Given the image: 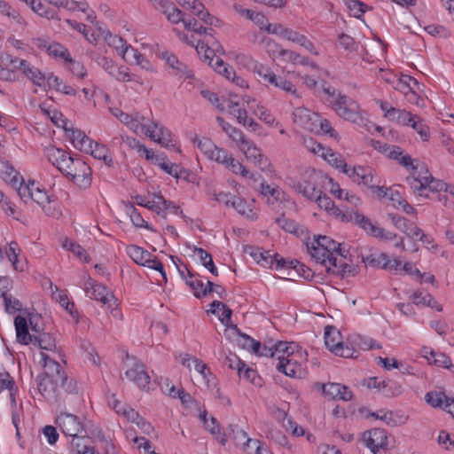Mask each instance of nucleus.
Instances as JSON below:
<instances>
[{
	"instance_id": "35",
	"label": "nucleus",
	"mask_w": 454,
	"mask_h": 454,
	"mask_svg": "<svg viewBox=\"0 0 454 454\" xmlns=\"http://www.w3.org/2000/svg\"><path fill=\"white\" fill-rule=\"evenodd\" d=\"M191 11L206 24L210 26H216L219 22L217 18L212 16L207 11L205 10L204 4L199 0H192V6Z\"/></svg>"
},
{
	"instance_id": "20",
	"label": "nucleus",
	"mask_w": 454,
	"mask_h": 454,
	"mask_svg": "<svg viewBox=\"0 0 454 454\" xmlns=\"http://www.w3.org/2000/svg\"><path fill=\"white\" fill-rule=\"evenodd\" d=\"M154 8L166 15L168 20L173 24H177L180 21L184 23V14L181 10L168 0H153Z\"/></svg>"
},
{
	"instance_id": "28",
	"label": "nucleus",
	"mask_w": 454,
	"mask_h": 454,
	"mask_svg": "<svg viewBox=\"0 0 454 454\" xmlns=\"http://www.w3.org/2000/svg\"><path fill=\"white\" fill-rule=\"evenodd\" d=\"M17 340L23 345H28L33 342L34 336L28 331L27 319L22 316H17L14 318Z\"/></svg>"
},
{
	"instance_id": "30",
	"label": "nucleus",
	"mask_w": 454,
	"mask_h": 454,
	"mask_svg": "<svg viewBox=\"0 0 454 454\" xmlns=\"http://www.w3.org/2000/svg\"><path fill=\"white\" fill-rule=\"evenodd\" d=\"M184 270L189 274V279H186L185 283L191 287L196 298L201 299L210 294V289L204 288L203 281L195 273L192 272L187 266H184Z\"/></svg>"
},
{
	"instance_id": "57",
	"label": "nucleus",
	"mask_w": 454,
	"mask_h": 454,
	"mask_svg": "<svg viewBox=\"0 0 454 454\" xmlns=\"http://www.w3.org/2000/svg\"><path fill=\"white\" fill-rule=\"evenodd\" d=\"M64 247H67L69 251H71L80 260L85 262H89L90 261V257L89 256L86 250L79 244H76L72 240H67L64 244Z\"/></svg>"
},
{
	"instance_id": "4",
	"label": "nucleus",
	"mask_w": 454,
	"mask_h": 454,
	"mask_svg": "<svg viewBox=\"0 0 454 454\" xmlns=\"http://www.w3.org/2000/svg\"><path fill=\"white\" fill-rule=\"evenodd\" d=\"M330 105L334 112L345 121L358 125H364L366 121V112L353 98L338 92L334 100H330Z\"/></svg>"
},
{
	"instance_id": "9",
	"label": "nucleus",
	"mask_w": 454,
	"mask_h": 454,
	"mask_svg": "<svg viewBox=\"0 0 454 454\" xmlns=\"http://www.w3.org/2000/svg\"><path fill=\"white\" fill-rule=\"evenodd\" d=\"M112 114L116 117L121 123L137 135L147 134L146 118L137 112L132 114L124 113L119 108L111 109Z\"/></svg>"
},
{
	"instance_id": "59",
	"label": "nucleus",
	"mask_w": 454,
	"mask_h": 454,
	"mask_svg": "<svg viewBox=\"0 0 454 454\" xmlns=\"http://www.w3.org/2000/svg\"><path fill=\"white\" fill-rule=\"evenodd\" d=\"M193 364L194 369L200 373L204 379H207V374H211L210 370L207 368V364L203 363L201 360L198 358H184L183 359V364L186 365L187 367H191V363Z\"/></svg>"
},
{
	"instance_id": "52",
	"label": "nucleus",
	"mask_w": 454,
	"mask_h": 454,
	"mask_svg": "<svg viewBox=\"0 0 454 454\" xmlns=\"http://www.w3.org/2000/svg\"><path fill=\"white\" fill-rule=\"evenodd\" d=\"M47 51L49 55L53 56L55 58H60L67 61H71V56L68 50L63 45L58 43H52L48 45Z\"/></svg>"
},
{
	"instance_id": "22",
	"label": "nucleus",
	"mask_w": 454,
	"mask_h": 454,
	"mask_svg": "<svg viewBox=\"0 0 454 454\" xmlns=\"http://www.w3.org/2000/svg\"><path fill=\"white\" fill-rule=\"evenodd\" d=\"M422 357L427 360L429 364L449 369L452 366L451 359L442 352H436L429 347H422L420 349Z\"/></svg>"
},
{
	"instance_id": "13",
	"label": "nucleus",
	"mask_w": 454,
	"mask_h": 454,
	"mask_svg": "<svg viewBox=\"0 0 454 454\" xmlns=\"http://www.w3.org/2000/svg\"><path fill=\"white\" fill-rule=\"evenodd\" d=\"M98 64L107 72L113 78L120 82H130L136 81V76L129 72V68L124 66L118 67L115 63L106 58L99 57L98 59ZM137 82H138L137 80Z\"/></svg>"
},
{
	"instance_id": "3",
	"label": "nucleus",
	"mask_w": 454,
	"mask_h": 454,
	"mask_svg": "<svg viewBox=\"0 0 454 454\" xmlns=\"http://www.w3.org/2000/svg\"><path fill=\"white\" fill-rule=\"evenodd\" d=\"M240 61L247 63L252 67L254 73H255L265 84L278 88L287 94H290L294 98H301L300 93L297 91L294 84L291 81H288L283 76L277 75L269 67L255 61L249 56L241 55L239 57Z\"/></svg>"
},
{
	"instance_id": "23",
	"label": "nucleus",
	"mask_w": 454,
	"mask_h": 454,
	"mask_svg": "<svg viewBox=\"0 0 454 454\" xmlns=\"http://www.w3.org/2000/svg\"><path fill=\"white\" fill-rule=\"evenodd\" d=\"M236 444L242 445V449L246 452H250V444L255 446L256 454H273L268 447L264 446L260 441L251 439L243 430H238L235 435Z\"/></svg>"
},
{
	"instance_id": "16",
	"label": "nucleus",
	"mask_w": 454,
	"mask_h": 454,
	"mask_svg": "<svg viewBox=\"0 0 454 454\" xmlns=\"http://www.w3.org/2000/svg\"><path fill=\"white\" fill-rule=\"evenodd\" d=\"M318 114L309 109L299 106L293 112V120L300 127L310 132L317 129V121H318Z\"/></svg>"
},
{
	"instance_id": "14",
	"label": "nucleus",
	"mask_w": 454,
	"mask_h": 454,
	"mask_svg": "<svg viewBox=\"0 0 454 454\" xmlns=\"http://www.w3.org/2000/svg\"><path fill=\"white\" fill-rule=\"evenodd\" d=\"M224 103L225 106L217 105V107L221 110L227 108L228 112L237 118L239 123L242 124L244 127L251 128L253 130H255L256 127L259 126L253 119L248 118L247 111L242 108L238 101L229 98L226 99Z\"/></svg>"
},
{
	"instance_id": "61",
	"label": "nucleus",
	"mask_w": 454,
	"mask_h": 454,
	"mask_svg": "<svg viewBox=\"0 0 454 454\" xmlns=\"http://www.w3.org/2000/svg\"><path fill=\"white\" fill-rule=\"evenodd\" d=\"M224 364L232 370H237L239 378L242 377V370L246 367V364L242 362L235 354H230L225 357Z\"/></svg>"
},
{
	"instance_id": "7",
	"label": "nucleus",
	"mask_w": 454,
	"mask_h": 454,
	"mask_svg": "<svg viewBox=\"0 0 454 454\" xmlns=\"http://www.w3.org/2000/svg\"><path fill=\"white\" fill-rule=\"evenodd\" d=\"M126 253L134 262L159 271L164 281H167L163 264L150 252L137 245H129L126 247Z\"/></svg>"
},
{
	"instance_id": "42",
	"label": "nucleus",
	"mask_w": 454,
	"mask_h": 454,
	"mask_svg": "<svg viewBox=\"0 0 454 454\" xmlns=\"http://www.w3.org/2000/svg\"><path fill=\"white\" fill-rule=\"evenodd\" d=\"M47 81L50 86H52L57 91L62 92L66 95L75 96V90L63 82L59 76L51 74L47 76Z\"/></svg>"
},
{
	"instance_id": "15",
	"label": "nucleus",
	"mask_w": 454,
	"mask_h": 454,
	"mask_svg": "<svg viewBox=\"0 0 454 454\" xmlns=\"http://www.w3.org/2000/svg\"><path fill=\"white\" fill-rule=\"evenodd\" d=\"M315 387L318 390H321L325 396H328L331 399L350 401L353 398V393L349 387L340 383H316Z\"/></svg>"
},
{
	"instance_id": "60",
	"label": "nucleus",
	"mask_w": 454,
	"mask_h": 454,
	"mask_svg": "<svg viewBox=\"0 0 454 454\" xmlns=\"http://www.w3.org/2000/svg\"><path fill=\"white\" fill-rule=\"evenodd\" d=\"M411 127L419 134L423 141H427L429 139V129L419 116L416 115L413 121L411 123Z\"/></svg>"
},
{
	"instance_id": "6",
	"label": "nucleus",
	"mask_w": 454,
	"mask_h": 454,
	"mask_svg": "<svg viewBox=\"0 0 454 454\" xmlns=\"http://www.w3.org/2000/svg\"><path fill=\"white\" fill-rule=\"evenodd\" d=\"M319 178L320 175L315 170H306L300 180H291L290 185L307 200H314L321 192L317 185Z\"/></svg>"
},
{
	"instance_id": "40",
	"label": "nucleus",
	"mask_w": 454,
	"mask_h": 454,
	"mask_svg": "<svg viewBox=\"0 0 454 454\" xmlns=\"http://www.w3.org/2000/svg\"><path fill=\"white\" fill-rule=\"evenodd\" d=\"M331 166L336 168L337 169L341 170L345 174H348L349 168L345 162V160L342 156L333 151L331 148L327 149L325 154L323 157Z\"/></svg>"
},
{
	"instance_id": "50",
	"label": "nucleus",
	"mask_w": 454,
	"mask_h": 454,
	"mask_svg": "<svg viewBox=\"0 0 454 454\" xmlns=\"http://www.w3.org/2000/svg\"><path fill=\"white\" fill-rule=\"evenodd\" d=\"M32 192V198L30 201H34L38 204L41 207L45 206V204L52 203L53 201L51 200L50 196L47 192L40 187L38 184L35 182L34 189Z\"/></svg>"
},
{
	"instance_id": "8",
	"label": "nucleus",
	"mask_w": 454,
	"mask_h": 454,
	"mask_svg": "<svg viewBox=\"0 0 454 454\" xmlns=\"http://www.w3.org/2000/svg\"><path fill=\"white\" fill-rule=\"evenodd\" d=\"M55 424L66 436L72 437V442H76L82 434H86L81 419L72 413L60 412L55 419Z\"/></svg>"
},
{
	"instance_id": "24",
	"label": "nucleus",
	"mask_w": 454,
	"mask_h": 454,
	"mask_svg": "<svg viewBox=\"0 0 454 454\" xmlns=\"http://www.w3.org/2000/svg\"><path fill=\"white\" fill-rule=\"evenodd\" d=\"M45 155L49 161L61 173L63 171V168H65V166H67L73 158V156H71L67 152L54 146L46 148Z\"/></svg>"
},
{
	"instance_id": "54",
	"label": "nucleus",
	"mask_w": 454,
	"mask_h": 454,
	"mask_svg": "<svg viewBox=\"0 0 454 454\" xmlns=\"http://www.w3.org/2000/svg\"><path fill=\"white\" fill-rule=\"evenodd\" d=\"M354 223L372 236L373 235V233L375 231H377L378 225L372 223L369 218H367L366 216H364L362 214H359V213L355 214Z\"/></svg>"
},
{
	"instance_id": "49",
	"label": "nucleus",
	"mask_w": 454,
	"mask_h": 454,
	"mask_svg": "<svg viewBox=\"0 0 454 454\" xmlns=\"http://www.w3.org/2000/svg\"><path fill=\"white\" fill-rule=\"evenodd\" d=\"M20 247L17 242L12 241L9 243L8 247L5 249V255L8 260L12 262L13 268L16 270L22 271L23 267L19 265L18 256L20 254Z\"/></svg>"
},
{
	"instance_id": "11",
	"label": "nucleus",
	"mask_w": 454,
	"mask_h": 454,
	"mask_svg": "<svg viewBox=\"0 0 454 454\" xmlns=\"http://www.w3.org/2000/svg\"><path fill=\"white\" fill-rule=\"evenodd\" d=\"M361 441L370 449L372 454L385 452L388 444L387 432L380 428L365 431L362 435Z\"/></svg>"
},
{
	"instance_id": "45",
	"label": "nucleus",
	"mask_w": 454,
	"mask_h": 454,
	"mask_svg": "<svg viewBox=\"0 0 454 454\" xmlns=\"http://www.w3.org/2000/svg\"><path fill=\"white\" fill-rule=\"evenodd\" d=\"M392 114L393 115L389 121L403 126H411V123L416 117V114H412L406 110H401L397 108L395 111H392Z\"/></svg>"
},
{
	"instance_id": "10",
	"label": "nucleus",
	"mask_w": 454,
	"mask_h": 454,
	"mask_svg": "<svg viewBox=\"0 0 454 454\" xmlns=\"http://www.w3.org/2000/svg\"><path fill=\"white\" fill-rule=\"evenodd\" d=\"M83 289L86 296L108 305L109 308L112 307V301L115 302L113 293L106 286L93 280L90 276L87 277L83 284Z\"/></svg>"
},
{
	"instance_id": "58",
	"label": "nucleus",
	"mask_w": 454,
	"mask_h": 454,
	"mask_svg": "<svg viewBox=\"0 0 454 454\" xmlns=\"http://www.w3.org/2000/svg\"><path fill=\"white\" fill-rule=\"evenodd\" d=\"M20 61L27 60L12 56L8 52L0 53V62L3 64V66L9 67L11 69L16 71V73L20 71Z\"/></svg>"
},
{
	"instance_id": "18",
	"label": "nucleus",
	"mask_w": 454,
	"mask_h": 454,
	"mask_svg": "<svg viewBox=\"0 0 454 454\" xmlns=\"http://www.w3.org/2000/svg\"><path fill=\"white\" fill-rule=\"evenodd\" d=\"M161 59H164L172 69L173 74L184 79L194 78L192 71L189 67L185 63L180 61L173 53L164 51L161 53Z\"/></svg>"
},
{
	"instance_id": "55",
	"label": "nucleus",
	"mask_w": 454,
	"mask_h": 454,
	"mask_svg": "<svg viewBox=\"0 0 454 454\" xmlns=\"http://www.w3.org/2000/svg\"><path fill=\"white\" fill-rule=\"evenodd\" d=\"M84 438H79L76 442H71L73 454H99L91 446L86 444Z\"/></svg>"
},
{
	"instance_id": "29",
	"label": "nucleus",
	"mask_w": 454,
	"mask_h": 454,
	"mask_svg": "<svg viewBox=\"0 0 454 454\" xmlns=\"http://www.w3.org/2000/svg\"><path fill=\"white\" fill-rule=\"evenodd\" d=\"M20 71L35 85L41 87L46 77L45 75L30 62L20 61Z\"/></svg>"
},
{
	"instance_id": "33",
	"label": "nucleus",
	"mask_w": 454,
	"mask_h": 454,
	"mask_svg": "<svg viewBox=\"0 0 454 454\" xmlns=\"http://www.w3.org/2000/svg\"><path fill=\"white\" fill-rule=\"evenodd\" d=\"M247 252L258 264L264 268H272L274 264V259L269 251H265L259 247H249Z\"/></svg>"
},
{
	"instance_id": "19",
	"label": "nucleus",
	"mask_w": 454,
	"mask_h": 454,
	"mask_svg": "<svg viewBox=\"0 0 454 454\" xmlns=\"http://www.w3.org/2000/svg\"><path fill=\"white\" fill-rule=\"evenodd\" d=\"M147 129L149 131L145 136H148L152 140L159 143L164 147L169 148L170 146H174L172 143V134L170 130L166 129L165 127L159 125L158 122L152 121L151 124L147 125Z\"/></svg>"
},
{
	"instance_id": "26",
	"label": "nucleus",
	"mask_w": 454,
	"mask_h": 454,
	"mask_svg": "<svg viewBox=\"0 0 454 454\" xmlns=\"http://www.w3.org/2000/svg\"><path fill=\"white\" fill-rule=\"evenodd\" d=\"M284 39L301 45L315 56L319 54L313 43L305 35L301 34L296 30L287 27Z\"/></svg>"
},
{
	"instance_id": "46",
	"label": "nucleus",
	"mask_w": 454,
	"mask_h": 454,
	"mask_svg": "<svg viewBox=\"0 0 454 454\" xmlns=\"http://www.w3.org/2000/svg\"><path fill=\"white\" fill-rule=\"evenodd\" d=\"M204 427L207 431H209L215 436V438L222 445H225V443L227 442L226 435H225V434H223L221 432L220 425L217 422L215 418L211 417V419L208 421H205Z\"/></svg>"
},
{
	"instance_id": "56",
	"label": "nucleus",
	"mask_w": 454,
	"mask_h": 454,
	"mask_svg": "<svg viewBox=\"0 0 454 454\" xmlns=\"http://www.w3.org/2000/svg\"><path fill=\"white\" fill-rule=\"evenodd\" d=\"M193 143L198 146L200 151L208 159L212 154L214 149L216 147V145L209 138L196 137L193 140Z\"/></svg>"
},
{
	"instance_id": "37",
	"label": "nucleus",
	"mask_w": 454,
	"mask_h": 454,
	"mask_svg": "<svg viewBox=\"0 0 454 454\" xmlns=\"http://www.w3.org/2000/svg\"><path fill=\"white\" fill-rule=\"evenodd\" d=\"M2 297L4 309L7 313L13 314L22 309V303L20 300L12 296L8 286H4Z\"/></svg>"
},
{
	"instance_id": "34",
	"label": "nucleus",
	"mask_w": 454,
	"mask_h": 454,
	"mask_svg": "<svg viewBox=\"0 0 454 454\" xmlns=\"http://www.w3.org/2000/svg\"><path fill=\"white\" fill-rule=\"evenodd\" d=\"M72 145L78 150L83 152L90 150L88 145L91 144V139L86 134L78 129H73L68 135Z\"/></svg>"
},
{
	"instance_id": "21",
	"label": "nucleus",
	"mask_w": 454,
	"mask_h": 454,
	"mask_svg": "<svg viewBox=\"0 0 454 454\" xmlns=\"http://www.w3.org/2000/svg\"><path fill=\"white\" fill-rule=\"evenodd\" d=\"M348 176L358 184H363L369 188L377 176L374 175V170L370 167L355 166L349 168Z\"/></svg>"
},
{
	"instance_id": "12",
	"label": "nucleus",
	"mask_w": 454,
	"mask_h": 454,
	"mask_svg": "<svg viewBox=\"0 0 454 454\" xmlns=\"http://www.w3.org/2000/svg\"><path fill=\"white\" fill-rule=\"evenodd\" d=\"M298 357H301L300 351L294 352L291 350L289 356H278V364L276 368L278 372L285 373L291 378H301L303 374L302 364L298 361Z\"/></svg>"
},
{
	"instance_id": "39",
	"label": "nucleus",
	"mask_w": 454,
	"mask_h": 454,
	"mask_svg": "<svg viewBox=\"0 0 454 454\" xmlns=\"http://www.w3.org/2000/svg\"><path fill=\"white\" fill-rule=\"evenodd\" d=\"M340 333L334 327L326 326L325 330V343L326 348L333 353L342 343Z\"/></svg>"
},
{
	"instance_id": "62",
	"label": "nucleus",
	"mask_w": 454,
	"mask_h": 454,
	"mask_svg": "<svg viewBox=\"0 0 454 454\" xmlns=\"http://www.w3.org/2000/svg\"><path fill=\"white\" fill-rule=\"evenodd\" d=\"M212 67L228 80H231L232 75L235 74L233 68L228 64L224 63L223 60L219 57L215 58V64H212Z\"/></svg>"
},
{
	"instance_id": "27",
	"label": "nucleus",
	"mask_w": 454,
	"mask_h": 454,
	"mask_svg": "<svg viewBox=\"0 0 454 454\" xmlns=\"http://www.w3.org/2000/svg\"><path fill=\"white\" fill-rule=\"evenodd\" d=\"M32 331L38 333L34 336L33 344L34 346L39 347L43 350L52 352L54 355L57 353V345L55 338L49 333H39L35 326L32 325Z\"/></svg>"
},
{
	"instance_id": "43",
	"label": "nucleus",
	"mask_w": 454,
	"mask_h": 454,
	"mask_svg": "<svg viewBox=\"0 0 454 454\" xmlns=\"http://www.w3.org/2000/svg\"><path fill=\"white\" fill-rule=\"evenodd\" d=\"M395 89L402 93L408 94L411 90H420L419 82L413 77L408 74H403L396 83Z\"/></svg>"
},
{
	"instance_id": "44",
	"label": "nucleus",
	"mask_w": 454,
	"mask_h": 454,
	"mask_svg": "<svg viewBox=\"0 0 454 454\" xmlns=\"http://www.w3.org/2000/svg\"><path fill=\"white\" fill-rule=\"evenodd\" d=\"M425 399L432 407L442 408L444 410V406H446L450 397H448L443 392L432 391L426 395Z\"/></svg>"
},
{
	"instance_id": "36",
	"label": "nucleus",
	"mask_w": 454,
	"mask_h": 454,
	"mask_svg": "<svg viewBox=\"0 0 454 454\" xmlns=\"http://www.w3.org/2000/svg\"><path fill=\"white\" fill-rule=\"evenodd\" d=\"M58 8H64L67 11L74 12L79 10L86 12L89 9V4L86 2H77L74 0H43Z\"/></svg>"
},
{
	"instance_id": "17",
	"label": "nucleus",
	"mask_w": 454,
	"mask_h": 454,
	"mask_svg": "<svg viewBox=\"0 0 454 454\" xmlns=\"http://www.w3.org/2000/svg\"><path fill=\"white\" fill-rule=\"evenodd\" d=\"M126 377L133 381L139 388L143 390L149 389L150 376L141 362H134L133 365L125 372Z\"/></svg>"
},
{
	"instance_id": "47",
	"label": "nucleus",
	"mask_w": 454,
	"mask_h": 454,
	"mask_svg": "<svg viewBox=\"0 0 454 454\" xmlns=\"http://www.w3.org/2000/svg\"><path fill=\"white\" fill-rule=\"evenodd\" d=\"M156 165H158L163 171L176 178L181 177L182 173L184 172L179 165L168 162L165 154L162 155L161 160H160Z\"/></svg>"
},
{
	"instance_id": "63",
	"label": "nucleus",
	"mask_w": 454,
	"mask_h": 454,
	"mask_svg": "<svg viewBox=\"0 0 454 454\" xmlns=\"http://www.w3.org/2000/svg\"><path fill=\"white\" fill-rule=\"evenodd\" d=\"M224 168L234 175L242 176L244 173L245 175L247 174V168L241 162L233 158L231 154L230 159L227 160V163L224 164Z\"/></svg>"
},
{
	"instance_id": "32",
	"label": "nucleus",
	"mask_w": 454,
	"mask_h": 454,
	"mask_svg": "<svg viewBox=\"0 0 454 454\" xmlns=\"http://www.w3.org/2000/svg\"><path fill=\"white\" fill-rule=\"evenodd\" d=\"M88 146H90V150L83 151L84 153H90L95 159L102 160L107 166L113 164L112 157L109 155L108 148L106 145L91 140V144Z\"/></svg>"
},
{
	"instance_id": "48",
	"label": "nucleus",
	"mask_w": 454,
	"mask_h": 454,
	"mask_svg": "<svg viewBox=\"0 0 454 454\" xmlns=\"http://www.w3.org/2000/svg\"><path fill=\"white\" fill-rule=\"evenodd\" d=\"M195 253L200 257L202 265L207 268L213 275L217 276L218 270L215 266L212 255L201 247H195Z\"/></svg>"
},
{
	"instance_id": "38",
	"label": "nucleus",
	"mask_w": 454,
	"mask_h": 454,
	"mask_svg": "<svg viewBox=\"0 0 454 454\" xmlns=\"http://www.w3.org/2000/svg\"><path fill=\"white\" fill-rule=\"evenodd\" d=\"M183 39L186 41L187 43L194 46L198 54L200 55L205 61H207L210 67H212V64H215L216 57L215 56L214 51L208 48L203 42L198 40L197 44H194L193 41L188 40L187 35H184Z\"/></svg>"
},
{
	"instance_id": "51",
	"label": "nucleus",
	"mask_w": 454,
	"mask_h": 454,
	"mask_svg": "<svg viewBox=\"0 0 454 454\" xmlns=\"http://www.w3.org/2000/svg\"><path fill=\"white\" fill-rule=\"evenodd\" d=\"M145 207L160 215L168 209V201L160 194H154L152 200L147 201Z\"/></svg>"
},
{
	"instance_id": "5",
	"label": "nucleus",
	"mask_w": 454,
	"mask_h": 454,
	"mask_svg": "<svg viewBox=\"0 0 454 454\" xmlns=\"http://www.w3.org/2000/svg\"><path fill=\"white\" fill-rule=\"evenodd\" d=\"M62 174L80 188L86 189L91 184V168L79 156L71 159L70 162L63 168Z\"/></svg>"
},
{
	"instance_id": "25",
	"label": "nucleus",
	"mask_w": 454,
	"mask_h": 454,
	"mask_svg": "<svg viewBox=\"0 0 454 454\" xmlns=\"http://www.w3.org/2000/svg\"><path fill=\"white\" fill-rule=\"evenodd\" d=\"M231 207H234L239 215H243L248 220L254 221L257 219L258 210L254 200L247 202L240 197L233 198V200L231 201Z\"/></svg>"
},
{
	"instance_id": "1",
	"label": "nucleus",
	"mask_w": 454,
	"mask_h": 454,
	"mask_svg": "<svg viewBox=\"0 0 454 454\" xmlns=\"http://www.w3.org/2000/svg\"><path fill=\"white\" fill-rule=\"evenodd\" d=\"M43 372L36 377L39 393L49 402H57L65 393L76 390V382L68 378L66 371L56 360L55 356L41 352Z\"/></svg>"
},
{
	"instance_id": "53",
	"label": "nucleus",
	"mask_w": 454,
	"mask_h": 454,
	"mask_svg": "<svg viewBox=\"0 0 454 454\" xmlns=\"http://www.w3.org/2000/svg\"><path fill=\"white\" fill-rule=\"evenodd\" d=\"M260 44L262 49H264L271 57H281V51H284V49L278 43L270 37H263Z\"/></svg>"
},
{
	"instance_id": "41",
	"label": "nucleus",
	"mask_w": 454,
	"mask_h": 454,
	"mask_svg": "<svg viewBox=\"0 0 454 454\" xmlns=\"http://www.w3.org/2000/svg\"><path fill=\"white\" fill-rule=\"evenodd\" d=\"M109 45L113 46L124 60L128 61L129 59L130 52L131 50H133V47L127 44V43L121 36H111Z\"/></svg>"
},
{
	"instance_id": "31",
	"label": "nucleus",
	"mask_w": 454,
	"mask_h": 454,
	"mask_svg": "<svg viewBox=\"0 0 454 454\" xmlns=\"http://www.w3.org/2000/svg\"><path fill=\"white\" fill-rule=\"evenodd\" d=\"M239 150L244 153L247 159H252L260 167L266 161V158L261 153V150L252 142L247 139L244 145L239 147Z\"/></svg>"
},
{
	"instance_id": "2",
	"label": "nucleus",
	"mask_w": 454,
	"mask_h": 454,
	"mask_svg": "<svg viewBox=\"0 0 454 454\" xmlns=\"http://www.w3.org/2000/svg\"><path fill=\"white\" fill-rule=\"evenodd\" d=\"M307 250L310 256L317 262L324 265L328 272L337 276H344L351 271L352 266L347 262H342L334 256V251L338 242L327 236H314L312 241L306 243Z\"/></svg>"
},
{
	"instance_id": "64",
	"label": "nucleus",
	"mask_w": 454,
	"mask_h": 454,
	"mask_svg": "<svg viewBox=\"0 0 454 454\" xmlns=\"http://www.w3.org/2000/svg\"><path fill=\"white\" fill-rule=\"evenodd\" d=\"M353 343L357 347V348L363 350L380 348V346L377 344L373 340L361 335L355 337L353 340Z\"/></svg>"
}]
</instances>
